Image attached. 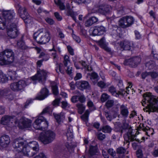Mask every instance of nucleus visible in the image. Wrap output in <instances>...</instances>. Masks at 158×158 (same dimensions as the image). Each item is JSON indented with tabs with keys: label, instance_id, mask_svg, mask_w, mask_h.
Instances as JSON below:
<instances>
[{
	"label": "nucleus",
	"instance_id": "obj_1",
	"mask_svg": "<svg viewBox=\"0 0 158 158\" xmlns=\"http://www.w3.org/2000/svg\"><path fill=\"white\" fill-rule=\"evenodd\" d=\"M12 145L18 152H22L24 155L29 157L33 156L39 150V146L36 142H30L26 146L25 145L24 141L20 138L15 139Z\"/></svg>",
	"mask_w": 158,
	"mask_h": 158
},
{
	"label": "nucleus",
	"instance_id": "obj_2",
	"mask_svg": "<svg viewBox=\"0 0 158 158\" xmlns=\"http://www.w3.org/2000/svg\"><path fill=\"white\" fill-rule=\"evenodd\" d=\"M143 99L141 102L143 106L146 104V108L144 109L145 111L158 112V107L156 99L150 93H145L143 95Z\"/></svg>",
	"mask_w": 158,
	"mask_h": 158
},
{
	"label": "nucleus",
	"instance_id": "obj_3",
	"mask_svg": "<svg viewBox=\"0 0 158 158\" xmlns=\"http://www.w3.org/2000/svg\"><path fill=\"white\" fill-rule=\"evenodd\" d=\"M44 60H40L37 61V73L34 76L31 77L33 83L36 84L35 81H38L39 82L44 84L46 81L48 73L44 69H40L42 64Z\"/></svg>",
	"mask_w": 158,
	"mask_h": 158
},
{
	"label": "nucleus",
	"instance_id": "obj_4",
	"mask_svg": "<svg viewBox=\"0 0 158 158\" xmlns=\"http://www.w3.org/2000/svg\"><path fill=\"white\" fill-rule=\"evenodd\" d=\"M51 34L48 30L42 29L39 31L35 32L33 35V38L38 43L40 44H46L50 40Z\"/></svg>",
	"mask_w": 158,
	"mask_h": 158
},
{
	"label": "nucleus",
	"instance_id": "obj_5",
	"mask_svg": "<svg viewBox=\"0 0 158 158\" xmlns=\"http://www.w3.org/2000/svg\"><path fill=\"white\" fill-rule=\"evenodd\" d=\"M15 54L10 49H7L0 53V65H4L12 63L15 59Z\"/></svg>",
	"mask_w": 158,
	"mask_h": 158
},
{
	"label": "nucleus",
	"instance_id": "obj_6",
	"mask_svg": "<svg viewBox=\"0 0 158 158\" xmlns=\"http://www.w3.org/2000/svg\"><path fill=\"white\" fill-rule=\"evenodd\" d=\"M56 134L53 131L48 130L41 133L39 139L44 144H49L52 142L55 138Z\"/></svg>",
	"mask_w": 158,
	"mask_h": 158
},
{
	"label": "nucleus",
	"instance_id": "obj_7",
	"mask_svg": "<svg viewBox=\"0 0 158 158\" xmlns=\"http://www.w3.org/2000/svg\"><path fill=\"white\" fill-rule=\"evenodd\" d=\"M48 123V122L45 118L40 115L35 120L33 125L34 128L36 129L44 130L47 128Z\"/></svg>",
	"mask_w": 158,
	"mask_h": 158
},
{
	"label": "nucleus",
	"instance_id": "obj_8",
	"mask_svg": "<svg viewBox=\"0 0 158 158\" xmlns=\"http://www.w3.org/2000/svg\"><path fill=\"white\" fill-rule=\"evenodd\" d=\"M128 129V131L127 134L124 136L125 140L124 143H129L130 141H134L135 140V136L132 134V129L131 127L129 125L128 123L127 122H124L123 123V125L120 128L121 133H122L123 132V129Z\"/></svg>",
	"mask_w": 158,
	"mask_h": 158
},
{
	"label": "nucleus",
	"instance_id": "obj_9",
	"mask_svg": "<svg viewBox=\"0 0 158 158\" xmlns=\"http://www.w3.org/2000/svg\"><path fill=\"white\" fill-rule=\"evenodd\" d=\"M7 33L10 38H16L19 34L16 23H11L7 25Z\"/></svg>",
	"mask_w": 158,
	"mask_h": 158
},
{
	"label": "nucleus",
	"instance_id": "obj_10",
	"mask_svg": "<svg viewBox=\"0 0 158 158\" xmlns=\"http://www.w3.org/2000/svg\"><path fill=\"white\" fill-rule=\"evenodd\" d=\"M134 21L133 18L130 16L123 17L119 20L118 24L122 27L125 28L131 26Z\"/></svg>",
	"mask_w": 158,
	"mask_h": 158
},
{
	"label": "nucleus",
	"instance_id": "obj_11",
	"mask_svg": "<svg viewBox=\"0 0 158 158\" xmlns=\"http://www.w3.org/2000/svg\"><path fill=\"white\" fill-rule=\"evenodd\" d=\"M3 19L7 24H11L12 20L15 15L13 10H5L2 13Z\"/></svg>",
	"mask_w": 158,
	"mask_h": 158
},
{
	"label": "nucleus",
	"instance_id": "obj_12",
	"mask_svg": "<svg viewBox=\"0 0 158 158\" xmlns=\"http://www.w3.org/2000/svg\"><path fill=\"white\" fill-rule=\"evenodd\" d=\"M141 60L140 57L136 56L125 60L124 64L126 65H129L132 67H135L139 64Z\"/></svg>",
	"mask_w": 158,
	"mask_h": 158
},
{
	"label": "nucleus",
	"instance_id": "obj_13",
	"mask_svg": "<svg viewBox=\"0 0 158 158\" xmlns=\"http://www.w3.org/2000/svg\"><path fill=\"white\" fill-rule=\"evenodd\" d=\"M110 6L108 5H102L94 9H95L96 12L103 15H105L110 11Z\"/></svg>",
	"mask_w": 158,
	"mask_h": 158
},
{
	"label": "nucleus",
	"instance_id": "obj_14",
	"mask_svg": "<svg viewBox=\"0 0 158 158\" xmlns=\"http://www.w3.org/2000/svg\"><path fill=\"white\" fill-rule=\"evenodd\" d=\"M32 80L31 77V78L21 80L17 82L19 91L23 89L26 86L31 83Z\"/></svg>",
	"mask_w": 158,
	"mask_h": 158
},
{
	"label": "nucleus",
	"instance_id": "obj_15",
	"mask_svg": "<svg viewBox=\"0 0 158 158\" xmlns=\"http://www.w3.org/2000/svg\"><path fill=\"white\" fill-rule=\"evenodd\" d=\"M10 142V138L7 135H4L0 138V146L2 148L7 147Z\"/></svg>",
	"mask_w": 158,
	"mask_h": 158
},
{
	"label": "nucleus",
	"instance_id": "obj_16",
	"mask_svg": "<svg viewBox=\"0 0 158 158\" xmlns=\"http://www.w3.org/2000/svg\"><path fill=\"white\" fill-rule=\"evenodd\" d=\"M105 28L102 26L94 27L92 31L93 35H102L105 32Z\"/></svg>",
	"mask_w": 158,
	"mask_h": 158
},
{
	"label": "nucleus",
	"instance_id": "obj_17",
	"mask_svg": "<svg viewBox=\"0 0 158 158\" xmlns=\"http://www.w3.org/2000/svg\"><path fill=\"white\" fill-rule=\"evenodd\" d=\"M49 94L48 89L46 88H44L41 90L40 94H38L36 98L39 100H43L47 98Z\"/></svg>",
	"mask_w": 158,
	"mask_h": 158
},
{
	"label": "nucleus",
	"instance_id": "obj_18",
	"mask_svg": "<svg viewBox=\"0 0 158 158\" xmlns=\"http://www.w3.org/2000/svg\"><path fill=\"white\" fill-rule=\"evenodd\" d=\"M120 46L124 50H130L133 46V43L128 40H126L121 41Z\"/></svg>",
	"mask_w": 158,
	"mask_h": 158
},
{
	"label": "nucleus",
	"instance_id": "obj_19",
	"mask_svg": "<svg viewBox=\"0 0 158 158\" xmlns=\"http://www.w3.org/2000/svg\"><path fill=\"white\" fill-rule=\"evenodd\" d=\"M31 120L28 119H24L22 118L19 123V125L22 128L30 127L31 126Z\"/></svg>",
	"mask_w": 158,
	"mask_h": 158
},
{
	"label": "nucleus",
	"instance_id": "obj_20",
	"mask_svg": "<svg viewBox=\"0 0 158 158\" xmlns=\"http://www.w3.org/2000/svg\"><path fill=\"white\" fill-rule=\"evenodd\" d=\"M23 11L24 13L21 14L20 15V17L22 18L24 21V22L27 23H29L31 22V21L32 18L28 15L27 12V10L26 8H23Z\"/></svg>",
	"mask_w": 158,
	"mask_h": 158
},
{
	"label": "nucleus",
	"instance_id": "obj_21",
	"mask_svg": "<svg viewBox=\"0 0 158 158\" xmlns=\"http://www.w3.org/2000/svg\"><path fill=\"white\" fill-rule=\"evenodd\" d=\"M108 90L109 92L112 94V95L117 97H118L120 95H123L125 94L126 92L127 93V91L126 92L124 90L121 91H118L117 92L116 91L115 88L113 86H110Z\"/></svg>",
	"mask_w": 158,
	"mask_h": 158
},
{
	"label": "nucleus",
	"instance_id": "obj_22",
	"mask_svg": "<svg viewBox=\"0 0 158 158\" xmlns=\"http://www.w3.org/2000/svg\"><path fill=\"white\" fill-rule=\"evenodd\" d=\"M120 114L124 118H127L129 114V111L127 106L123 105L121 106L120 107Z\"/></svg>",
	"mask_w": 158,
	"mask_h": 158
},
{
	"label": "nucleus",
	"instance_id": "obj_23",
	"mask_svg": "<svg viewBox=\"0 0 158 158\" xmlns=\"http://www.w3.org/2000/svg\"><path fill=\"white\" fill-rule=\"evenodd\" d=\"M53 115L56 122L58 123H60L65 118L64 114L63 112H61L58 114L54 113Z\"/></svg>",
	"mask_w": 158,
	"mask_h": 158
},
{
	"label": "nucleus",
	"instance_id": "obj_24",
	"mask_svg": "<svg viewBox=\"0 0 158 158\" xmlns=\"http://www.w3.org/2000/svg\"><path fill=\"white\" fill-rule=\"evenodd\" d=\"M66 134L68 140L71 141L73 137L72 127L69 126V127L66 132Z\"/></svg>",
	"mask_w": 158,
	"mask_h": 158
},
{
	"label": "nucleus",
	"instance_id": "obj_25",
	"mask_svg": "<svg viewBox=\"0 0 158 158\" xmlns=\"http://www.w3.org/2000/svg\"><path fill=\"white\" fill-rule=\"evenodd\" d=\"M13 118L9 116L6 115L2 117L1 121V123L3 125H6L9 122L12 121Z\"/></svg>",
	"mask_w": 158,
	"mask_h": 158
},
{
	"label": "nucleus",
	"instance_id": "obj_26",
	"mask_svg": "<svg viewBox=\"0 0 158 158\" xmlns=\"http://www.w3.org/2000/svg\"><path fill=\"white\" fill-rule=\"evenodd\" d=\"M79 87L81 89H88L90 88V85L86 81H81L78 83Z\"/></svg>",
	"mask_w": 158,
	"mask_h": 158
},
{
	"label": "nucleus",
	"instance_id": "obj_27",
	"mask_svg": "<svg viewBox=\"0 0 158 158\" xmlns=\"http://www.w3.org/2000/svg\"><path fill=\"white\" fill-rule=\"evenodd\" d=\"M51 84L53 94L55 95H57L58 94V91L56 83L54 82H52L51 83Z\"/></svg>",
	"mask_w": 158,
	"mask_h": 158
},
{
	"label": "nucleus",
	"instance_id": "obj_28",
	"mask_svg": "<svg viewBox=\"0 0 158 158\" xmlns=\"http://www.w3.org/2000/svg\"><path fill=\"white\" fill-rule=\"evenodd\" d=\"M145 65L146 67L148 68L149 70L155 69H156L155 64L154 62L152 61H150L146 63Z\"/></svg>",
	"mask_w": 158,
	"mask_h": 158
},
{
	"label": "nucleus",
	"instance_id": "obj_29",
	"mask_svg": "<svg viewBox=\"0 0 158 158\" xmlns=\"http://www.w3.org/2000/svg\"><path fill=\"white\" fill-rule=\"evenodd\" d=\"M66 15L68 16H70L74 21H76L75 16L77 15L76 13L73 12L72 10L68 9L67 10Z\"/></svg>",
	"mask_w": 158,
	"mask_h": 158
},
{
	"label": "nucleus",
	"instance_id": "obj_30",
	"mask_svg": "<svg viewBox=\"0 0 158 158\" xmlns=\"http://www.w3.org/2000/svg\"><path fill=\"white\" fill-rule=\"evenodd\" d=\"M8 78L1 71H0V83H4L7 81Z\"/></svg>",
	"mask_w": 158,
	"mask_h": 158
},
{
	"label": "nucleus",
	"instance_id": "obj_31",
	"mask_svg": "<svg viewBox=\"0 0 158 158\" xmlns=\"http://www.w3.org/2000/svg\"><path fill=\"white\" fill-rule=\"evenodd\" d=\"M76 106L78 108L79 113L81 114L85 109V106L82 103H77L76 104Z\"/></svg>",
	"mask_w": 158,
	"mask_h": 158
},
{
	"label": "nucleus",
	"instance_id": "obj_32",
	"mask_svg": "<svg viewBox=\"0 0 158 158\" xmlns=\"http://www.w3.org/2000/svg\"><path fill=\"white\" fill-rule=\"evenodd\" d=\"M17 44L18 47L20 49H26L28 48V47L25 45L24 42L22 40L18 41Z\"/></svg>",
	"mask_w": 158,
	"mask_h": 158
},
{
	"label": "nucleus",
	"instance_id": "obj_33",
	"mask_svg": "<svg viewBox=\"0 0 158 158\" xmlns=\"http://www.w3.org/2000/svg\"><path fill=\"white\" fill-rule=\"evenodd\" d=\"M97 145L91 146L89 148V154L91 156L94 155L97 152Z\"/></svg>",
	"mask_w": 158,
	"mask_h": 158
},
{
	"label": "nucleus",
	"instance_id": "obj_34",
	"mask_svg": "<svg viewBox=\"0 0 158 158\" xmlns=\"http://www.w3.org/2000/svg\"><path fill=\"white\" fill-rule=\"evenodd\" d=\"M55 3L57 5L61 10H64L65 9V6L61 0H54Z\"/></svg>",
	"mask_w": 158,
	"mask_h": 158
},
{
	"label": "nucleus",
	"instance_id": "obj_35",
	"mask_svg": "<svg viewBox=\"0 0 158 158\" xmlns=\"http://www.w3.org/2000/svg\"><path fill=\"white\" fill-rule=\"evenodd\" d=\"M8 74L11 80H14L16 77V73L15 71L10 69L8 70Z\"/></svg>",
	"mask_w": 158,
	"mask_h": 158
},
{
	"label": "nucleus",
	"instance_id": "obj_36",
	"mask_svg": "<svg viewBox=\"0 0 158 158\" xmlns=\"http://www.w3.org/2000/svg\"><path fill=\"white\" fill-rule=\"evenodd\" d=\"M90 78L93 82H94L98 80L99 76L96 73L93 72L91 74Z\"/></svg>",
	"mask_w": 158,
	"mask_h": 158
},
{
	"label": "nucleus",
	"instance_id": "obj_37",
	"mask_svg": "<svg viewBox=\"0 0 158 158\" xmlns=\"http://www.w3.org/2000/svg\"><path fill=\"white\" fill-rule=\"evenodd\" d=\"M102 130L103 132L110 133L112 131V128L110 126L106 125L102 127Z\"/></svg>",
	"mask_w": 158,
	"mask_h": 158
},
{
	"label": "nucleus",
	"instance_id": "obj_38",
	"mask_svg": "<svg viewBox=\"0 0 158 158\" xmlns=\"http://www.w3.org/2000/svg\"><path fill=\"white\" fill-rule=\"evenodd\" d=\"M89 113V111L86 110L84 114L81 116L82 119L84 122H87L88 121Z\"/></svg>",
	"mask_w": 158,
	"mask_h": 158
},
{
	"label": "nucleus",
	"instance_id": "obj_39",
	"mask_svg": "<svg viewBox=\"0 0 158 158\" xmlns=\"http://www.w3.org/2000/svg\"><path fill=\"white\" fill-rule=\"evenodd\" d=\"M10 89L15 91H19L17 82L11 83L10 86Z\"/></svg>",
	"mask_w": 158,
	"mask_h": 158
},
{
	"label": "nucleus",
	"instance_id": "obj_40",
	"mask_svg": "<svg viewBox=\"0 0 158 158\" xmlns=\"http://www.w3.org/2000/svg\"><path fill=\"white\" fill-rule=\"evenodd\" d=\"M6 23L4 19L0 17V29H3L6 27Z\"/></svg>",
	"mask_w": 158,
	"mask_h": 158
},
{
	"label": "nucleus",
	"instance_id": "obj_41",
	"mask_svg": "<svg viewBox=\"0 0 158 158\" xmlns=\"http://www.w3.org/2000/svg\"><path fill=\"white\" fill-rule=\"evenodd\" d=\"M63 63L64 65L66 67L70 63L69 57L68 56H64Z\"/></svg>",
	"mask_w": 158,
	"mask_h": 158
},
{
	"label": "nucleus",
	"instance_id": "obj_42",
	"mask_svg": "<svg viewBox=\"0 0 158 158\" xmlns=\"http://www.w3.org/2000/svg\"><path fill=\"white\" fill-rule=\"evenodd\" d=\"M80 63L81 65L84 67V68L88 71H90L92 70V68L91 67H89L88 65L84 61H81L80 62Z\"/></svg>",
	"mask_w": 158,
	"mask_h": 158
},
{
	"label": "nucleus",
	"instance_id": "obj_43",
	"mask_svg": "<svg viewBox=\"0 0 158 158\" xmlns=\"http://www.w3.org/2000/svg\"><path fill=\"white\" fill-rule=\"evenodd\" d=\"M109 98V96L106 93H103L101 97V100L102 102H105Z\"/></svg>",
	"mask_w": 158,
	"mask_h": 158
},
{
	"label": "nucleus",
	"instance_id": "obj_44",
	"mask_svg": "<svg viewBox=\"0 0 158 158\" xmlns=\"http://www.w3.org/2000/svg\"><path fill=\"white\" fill-rule=\"evenodd\" d=\"M87 105L89 109H91L92 110L95 109V106L93 102L90 100H89L87 102Z\"/></svg>",
	"mask_w": 158,
	"mask_h": 158
},
{
	"label": "nucleus",
	"instance_id": "obj_45",
	"mask_svg": "<svg viewBox=\"0 0 158 158\" xmlns=\"http://www.w3.org/2000/svg\"><path fill=\"white\" fill-rule=\"evenodd\" d=\"M142 130H143L144 131H145L146 132V134L148 136H149L150 135H151L152 134V133H151L150 132L151 131H153V129H149L148 127H145V128H143L142 129Z\"/></svg>",
	"mask_w": 158,
	"mask_h": 158
},
{
	"label": "nucleus",
	"instance_id": "obj_46",
	"mask_svg": "<svg viewBox=\"0 0 158 158\" xmlns=\"http://www.w3.org/2000/svg\"><path fill=\"white\" fill-rule=\"evenodd\" d=\"M43 57V58L42 60L45 61L48 60L49 59V56L48 55L45 54L43 52H42L39 56V57L41 58Z\"/></svg>",
	"mask_w": 158,
	"mask_h": 158
},
{
	"label": "nucleus",
	"instance_id": "obj_47",
	"mask_svg": "<svg viewBox=\"0 0 158 158\" xmlns=\"http://www.w3.org/2000/svg\"><path fill=\"white\" fill-rule=\"evenodd\" d=\"M63 66V64H58L57 66L56 67V70L57 73H63L64 71L61 69V67Z\"/></svg>",
	"mask_w": 158,
	"mask_h": 158
},
{
	"label": "nucleus",
	"instance_id": "obj_48",
	"mask_svg": "<svg viewBox=\"0 0 158 158\" xmlns=\"http://www.w3.org/2000/svg\"><path fill=\"white\" fill-rule=\"evenodd\" d=\"M9 90L5 89L0 91V95L2 96H7Z\"/></svg>",
	"mask_w": 158,
	"mask_h": 158
},
{
	"label": "nucleus",
	"instance_id": "obj_49",
	"mask_svg": "<svg viewBox=\"0 0 158 158\" xmlns=\"http://www.w3.org/2000/svg\"><path fill=\"white\" fill-rule=\"evenodd\" d=\"M117 152L119 154H123L126 152V150L123 148L120 147L117 149Z\"/></svg>",
	"mask_w": 158,
	"mask_h": 158
},
{
	"label": "nucleus",
	"instance_id": "obj_50",
	"mask_svg": "<svg viewBox=\"0 0 158 158\" xmlns=\"http://www.w3.org/2000/svg\"><path fill=\"white\" fill-rule=\"evenodd\" d=\"M150 76L152 79L157 78L158 79V73L155 72H150Z\"/></svg>",
	"mask_w": 158,
	"mask_h": 158
},
{
	"label": "nucleus",
	"instance_id": "obj_51",
	"mask_svg": "<svg viewBox=\"0 0 158 158\" xmlns=\"http://www.w3.org/2000/svg\"><path fill=\"white\" fill-rule=\"evenodd\" d=\"M105 38L103 37L102 38L98 41V44L101 47H102L106 45L105 41Z\"/></svg>",
	"mask_w": 158,
	"mask_h": 158
},
{
	"label": "nucleus",
	"instance_id": "obj_52",
	"mask_svg": "<svg viewBox=\"0 0 158 158\" xmlns=\"http://www.w3.org/2000/svg\"><path fill=\"white\" fill-rule=\"evenodd\" d=\"M86 98L83 95H81L80 96H78V100L81 103L85 102Z\"/></svg>",
	"mask_w": 158,
	"mask_h": 158
},
{
	"label": "nucleus",
	"instance_id": "obj_53",
	"mask_svg": "<svg viewBox=\"0 0 158 158\" xmlns=\"http://www.w3.org/2000/svg\"><path fill=\"white\" fill-rule=\"evenodd\" d=\"M114 102L112 100H108L106 103V106L108 108L112 107L114 105Z\"/></svg>",
	"mask_w": 158,
	"mask_h": 158
},
{
	"label": "nucleus",
	"instance_id": "obj_54",
	"mask_svg": "<svg viewBox=\"0 0 158 158\" xmlns=\"http://www.w3.org/2000/svg\"><path fill=\"white\" fill-rule=\"evenodd\" d=\"M60 100V98H56L53 102L52 104L53 106H58Z\"/></svg>",
	"mask_w": 158,
	"mask_h": 158
},
{
	"label": "nucleus",
	"instance_id": "obj_55",
	"mask_svg": "<svg viewBox=\"0 0 158 158\" xmlns=\"http://www.w3.org/2000/svg\"><path fill=\"white\" fill-rule=\"evenodd\" d=\"M72 37L73 39L77 43H79L81 42V39L80 37L76 35L73 33L72 34Z\"/></svg>",
	"mask_w": 158,
	"mask_h": 158
},
{
	"label": "nucleus",
	"instance_id": "obj_56",
	"mask_svg": "<svg viewBox=\"0 0 158 158\" xmlns=\"http://www.w3.org/2000/svg\"><path fill=\"white\" fill-rule=\"evenodd\" d=\"M94 24L90 18L88 19L85 23V25L86 27H89Z\"/></svg>",
	"mask_w": 158,
	"mask_h": 158
},
{
	"label": "nucleus",
	"instance_id": "obj_57",
	"mask_svg": "<svg viewBox=\"0 0 158 158\" xmlns=\"http://www.w3.org/2000/svg\"><path fill=\"white\" fill-rule=\"evenodd\" d=\"M57 31L58 33L59 37L61 38H63L64 37V36L62 33L61 30H60L59 28H57Z\"/></svg>",
	"mask_w": 158,
	"mask_h": 158
},
{
	"label": "nucleus",
	"instance_id": "obj_58",
	"mask_svg": "<svg viewBox=\"0 0 158 158\" xmlns=\"http://www.w3.org/2000/svg\"><path fill=\"white\" fill-rule=\"evenodd\" d=\"M105 135L102 133H99L98 135V139L101 140L104 139L105 138Z\"/></svg>",
	"mask_w": 158,
	"mask_h": 158
},
{
	"label": "nucleus",
	"instance_id": "obj_59",
	"mask_svg": "<svg viewBox=\"0 0 158 158\" xmlns=\"http://www.w3.org/2000/svg\"><path fill=\"white\" fill-rule=\"evenodd\" d=\"M46 22L50 25H52L54 24V21L52 19L47 18L45 19Z\"/></svg>",
	"mask_w": 158,
	"mask_h": 158
},
{
	"label": "nucleus",
	"instance_id": "obj_60",
	"mask_svg": "<svg viewBox=\"0 0 158 158\" xmlns=\"http://www.w3.org/2000/svg\"><path fill=\"white\" fill-rule=\"evenodd\" d=\"M149 76H150V72H143V73L141 75L142 78L143 79H145L147 77Z\"/></svg>",
	"mask_w": 158,
	"mask_h": 158
},
{
	"label": "nucleus",
	"instance_id": "obj_61",
	"mask_svg": "<svg viewBox=\"0 0 158 158\" xmlns=\"http://www.w3.org/2000/svg\"><path fill=\"white\" fill-rule=\"evenodd\" d=\"M136 155L138 158H142L143 154L142 150H138L136 152Z\"/></svg>",
	"mask_w": 158,
	"mask_h": 158
},
{
	"label": "nucleus",
	"instance_id": "obj_62",
	"mask_svg": "<svg viewBox=\"0 0 158 158\" xmlns=\"http://www.w3.org/2000/svg\"><path fill=\"white\" fill-rule=\"evenodd\" d=\"M71 101L73 103L77 102L78 101V96L76 95L72 97L71 98Z\"/></svg>",
	"mask_w": 158,
	"mask_h": 158
},
{
	"label": "nucleus",
	"instance_id": "obj_63",
	"mask_svg": "<svg viewBox=\"0 0 158 158\" xmlns=\"http://www.w3.org/2000/svg\"><path fill=\"white\" fill-rule=\"evenodd\" d=\"M65 146L69 150L71 149L73 147L72 143L70 141V142H66L65 143Z\"/></svg>",
	"mask_w": 158,
	"mask_h": 158
},
{
	"label": "nucleus",
	"instance_id": "obj_64",
	"mask_svg": "<svg viewBox=\"0 0 158 158\" xmlns=\"http://www.w3.org/2000/svg\"><path fill=\"white\" fill-rule=\"evenodd\" d=\"M34 158H47L46 156L43 153H40Z\"/></svg>",
	"mask_w": 158,
	"mask_h": 158
}]
</instances>
